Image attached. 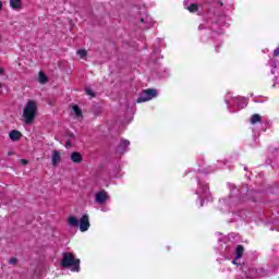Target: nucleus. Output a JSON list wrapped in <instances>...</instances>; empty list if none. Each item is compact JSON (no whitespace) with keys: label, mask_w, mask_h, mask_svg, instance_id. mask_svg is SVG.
Listing matches in <instances>:
<instances>
[{"label":"nucleus","mask_w":279,"mask_h":279,"mask_svg":"<svg viewBox=\"0 0 279 279\" xmlns=\"http://www.w3.org/2000/svg\"><path fill=\"white\" fill-rule=\"evenodd\" d=\"M60 265L65 269H71V271H80V259L75 258V255H73V253H62V259Z\"/></svg>","instance_id":"obj_1"},{"label":"nucleus","mask_w":279,"mask_h":279,"mask_svg":"<svg viewBox=\"0 0 279 279\" xmlns=\"http://www.w3.org/2000/svg\"><path fill=\"white\" fill-rule=\"evenodd\" d=\"M36 110H38V105L35 100H28L23 110V117L25 119L26 125H29L34 119H36Z\"/></svg>","instance_id":"obj_2"},{"label":"nucleus","mask_w":279,"mask_h":279,"mask_svg":"<svg viewBox=\"0 0 279 279\" xmlns=\"http://www.w3.org/2000/svg\"><path fill=\"white\" fill-rule=\"evenodd\" d=\"M156 89H145L140 94L136 104H145V101H151L157 96Z\"/></svg>","instance_id":"obj_3"},{"label":"nucleus","mask_w":279,"mask_h":279,"mask_svg":"<svg viewBox=\"0 0 279 279\" xmlns=\"http://www.w3.org/2000/svg\"><path fill=\"white\" fill-rule=\"evenodd\" d=\"M95 197H96V203L100 205L106 204L109 199L108 192H106L105 190L97 192Z\"/></svg>","instance_id":"obj_4"},{"label":"nucleus","mask_w":279,"mask_h":279,"mask_svg":"<svg viewBox=\"0 0 279 279\" xmlns=\"http://www.w3.org/2000/svg\"><path fill=\"white\" fill-rule=\"evenodd\" d=\"M78 226H80V230L81 232H86L88 231V228H90V221L88 220V215H83L80 222H78Z\"/></svg>","instance_id":"obj_5"},{"label":"nucleus","mask_w":279,"mask_h":279,"mask_svg":"<svg viewBox=\"0 0 279 279\" xmlns=\"http://www.w3.org/2000/svg\"><path fill=\"white\" fill-rule=\"evenodd\" d=\"M141 23H143V29H149L151 25H154V20L149 15H145L144 17H141Z\"/></svg>","instance_id":"obj_6"},{"label":"nucleus","mask_w":279,"mask_h":279,"mask_svg":"<svg viewBox=\"0 0 279 279\" xmlns=\"http://www.w3.org/2000/svg\"><path fill=\"white\" fill-rule=\"evenodd\" d=\"M61 160H62V156L60 155V151L53 150L52 151V166L58 167V165Z\"/></svg>","instance_id":"obj_7"},{"label":"nucleus","mask_w":279,"mask_h":279,"mask_svg":"<svg viewBox=\"0 0 279 279\" xmlns=\"http://www.w3.org/2000/svg\"><path fill=\"white\" fill-rule=\"evenodd\" d=\"M9 5H10V8H12V10H21L23 8V1L22 0H10Z\"/></svg>","instance_id":"obj_8"},{"label":"nucleus","mask_w":279,"mask_h":279,"mask_svg":"<svg viewBox=\"0 0 279 279\" xmlns=\"http://www.w3.org/2000/svg\"><path fill=\"white\" fill-rule=\"evenodd\" d=\"M21 136L23 135L21 134V132L16 130H13L9 133V138H11V141H14V142L21 141Z\"/></svg>","instance_id":"obj_9"},{"label":"nucleus","mask_w":279,"mask_h":279,"mask_svg":"<svg viewBox=\"0 0 279 279\" xmlns=\"http://www.w3.org/2000/svg\"><path fill=\"white\" fill-rule=\"evenodd\" d=\"M68 225L71 228H77V226H80V220L75 216H70L68 218Z\"/></svg>","instance_id":"obj_10"},{"label":"nucleus","mask_w":279,"mask_h":279,"mask_svg":"<svg viewBox=\"0 0 279 279\" xmlns=\"http://www.w3.org/2000/svg\"><path fill=\"white\" fill-rule=\"evenodd\" d=\"M125 147H130V141L122 140L120 142V145L118 146V151H120V154H123V151H125Z\"/></svg>","instance_id":"obj_11"},{"label":"nucleus","mask_w":279,"mask_h":279,"mask_svg":"<svg viewBox=\"0 0 279 279\" xmlns=\"http://www.w3.org/2000/svg\"><path fill=\"white\" fill-rule=\"evenodd\" d=\"M71 160L72 162H75L76 165H80L82 162V154L74 151L71 154Z\"/></svg>","instance_id":"obj_12"},{"label":"nucleus","mask_w":279,"mask_h":279,"mask_svg":"<svg viewBox=\"0 0 279 279\" xmlns=\"http://www.w3.org/2000/svg\"><path fill=\"white\" fill-rule=\"evenodd\" d=\"M260 121H263V118L258 113L253 114L250 119V123H252V125H255V123H260Z\"/></svg>","instance_id":"obj_13"},{"label":"nucleus","mask_w":279,"mask_h":279,"mask_svg":"<svg viewBox=\"0 0 279 279\" xmlns=\"http://www.w3.org/2000/svg\"><path fill=\"white\" fill-rule=\"evenodd\" d=\"M243 252H244L243 245H238L235 248V260H239V258H242Z\"/></svg>","instance_id":"obj_14"},{"label":"nucleus","mask_w":279,"mask_h":279,"mask_svg":"<svg viewBox=\"0 0 279 279\" xmlns=\"http://www.w3.org/2000/svg\"><path fill=\"white\" fill-rule=\"evenodd\" d=\"M38 82L39 84H45L46 82H49V78L47 77V75H45L44 71H39Z\"/></svg>","instance_id":"obj_15"},{"label":"nucleus","mask_w":279,"mask_h":279,"mask_svg":"<svg viewBox=\"0 0 279 279\" xmlns=\"http://www.w3.org/2000/svg\"><path fill=\"white\" fill-rule=\"evenodd\" d=\"M72 110L76 117H82V109L77 105L73 106Z\"/></svg>","instance_id":"obj_16"},{"label":"nucleus","mask_w":279,"mask_h":279,"mask_svg":"<svg viewBox=\"0 0 279 279\" xmlns=\"http://www.w3.org/2000/svg\"><path fill=\"white\" fill-rule=\"evenodd\" d=\"M186 10H189V12H197L198 7H197V4L192 3V4H190V5L186 8Z\"/></svg>","instance_id":"obj_17"},{"label":"nucleus","mask_w":279,"mask_h":279,"mask_svg":"<svg viewBox=\"0 0 279 279\" xmlns=\"http://www.w3.org/2000/svg\"><path fill=\"white\" fill-rule=\"evenodd\" d=\"M76 53H77V56H80V58H82V59L86 58V56H87L86 49H80V50H77Z\"/></svg>","instance_id":"obj_18"},{"label":"nucleus","mask_w":279,"mask_h":279,"mask_svg":"<svg viewBox=\"0 0 279 279\" xmlns=\"http://www.w3.org/2000/svg\"><path fill=\"white\" fill-rule=\"evenodd\" d=\"M241 99V104H238V106L240 107V108H245V107H247V100L245 99V98H240Z\"/></svg>","instance_id":"obj_19"},{"label":"nucleus","mask_w":279,"mask_h":279,"mask_svg":"<svg viewBox=\"0 0 279 279\" xmlns=\"http://www.w3.org/2000/svg\"><path fill=\"white\" fill-rule=\"evenodd\" d=\"M208 195H210V192L208 191V189H205L202 194H199L201 197H208Z\"/></svg>","instance_id":"obj_20"},{"label":"nucleus","mask_w":279,"mask_h":279,"mask_svg":"<svg viewBox=\"0 0 279 279\" xmlns=\"http://www.w3.org/2000/svg\"><path fill=\"white\" fill-rule=\"evenodd\" d=\"M16 263H17L16 257H11V258L9 259V265H16Z\"/></svg>","instance_id":"obj_21"},{"label":"nucleus","mask_w":279,"mask_h":279,"mask_svg":"<svg viewBox=\"0 0 279 279\" xmlns=\"http://www.w3.org/2000/svg\"><path fill=\"white\" fill-rule=\"evenodd\" d=\"M86 94L89 95L90 97H95V93H93V89L87 88Z\"/></svg>","instance_id":"obj_22"},{"label":"nucleus","mask_w":279,"mask_h":279,"mask_svg":"<svg viewBox=\"0 0 279 279\" xmlns=\"http://www.w3.org/2000/svg\"><path fill=\"white\" fill-rule=\"evenodd\" d=\"M274 56H275V58H278V56H279V48L274 50Z\"/></svg>","instance_id":"obj_23"},{"label":"nucleus","mask_w":279,"mask_h":279,"mask_svg":"<svg viewBox=\"0 0 279 279\" xmlns=\"http://www.w3.org/2000/svg\"><path fill=\"white\" fill-rule=\"evenodd\" d=\"M274 87H276V86H278L279 87V78H276V81H275V83H274V85H272Z\"/></svg>","instance_id":"obj_24"},{"label":"nucleus","mask_w":279,"mask_h":279,"mask_svg":"<svg viewBox=\"0 0 279 279\" xmlns=\"http://www.w3.org/2000/svg\"><path fill=\"white\" fill-rule=\"evenodd\" d=\"M3 73H5V69L0 68V75H3Z\"/></svg>","instance_id":"obj_25"},{"label":"nucleus","mask_w":279,"mask_h":279,"mask_svg":"<svg viewBox=\"0 0 279 279\" xmlns=\"http://www.w3.org/2000/svg\"><path fill=\"white\" fill-rule=\"evenodd\" d=\"M21 162H22L23 165H27V160H26V159H22Z\"/></svg>","instance_id":"obj_26"},{"label":"nucleus","mask_w":279,"mask_h":279,"mask_svg":"<svg viewBox=\"0 0 279 279\" xmlns=\"http://www.w3.org/2000/svg\"><path fill=\"white\" fill-rule=\"evenodd\" d=\"M3 10V2L0 1V11Z\"/></svg>","instance_id":"obj_27"},{"label":"nucleus","mask_w":279,"mask_h":279,"mask_svg":"<svg viewBox=\"0 0 279 279\" xmlns=\"http://www.w3.org/2000/svg\"><path fill=\"white\" fill-rule=\"evenodd\" d=\"M69 145H71V142H66V147H69Z\"/></svg>","instance_id":"obj_28"},{"label":"nucleus","mask_w":279,"mask_h":279,"mask_svg":"<svg viewBox=\"0 0 279 279\" xmlns=\"http://www.w3.org/2000/svg\"><path fill=\"white\" fill-rule=\"evenodd\" d=\"M201 206H204V201L201 202Z\"/></svg>","instance_id":"obj_29"},{"label":"nucleus","mask_w":279,"mask_h":279,"mask_svg":"<svg viewBox=\"0 0 279 279\" xmlns=\"http://www.w3.org/2000/svg\"><path fill=\"white\" fill-rule=\"evenodd\" d=\"M233 264H236V259H233Z\"/></svg>","instance_id":"obj_30"},{"label":"nucleus","mask_w":279,"mask_h":279,"mask_svg":"<svg viewBox=\"0 0 279 279\" xmlns=\"http://www.w3.org/2000/svg\"><path fill=\"white\" fill-rule=\"evenodd\" d=\"M202 185V183L198 181V186H201Z\"/></svg>","instance_id":"obj_31"}]
</instances>
